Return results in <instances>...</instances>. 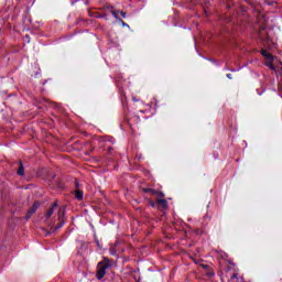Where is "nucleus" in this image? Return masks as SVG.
<instances>
[{
  "label": "nucleus",
  "instance_id": "1",
  "mask_svg": "<svg viewBox=\"0 0 282 282\" xmlns=\"http://www.w3.org/2000/svg\"><path fill=\"white\" fill-rule=\"evenodd\" d=\"M109 262L104 261L99 262L97 265V279L100 281V279H104L105 274H107V269L109 268Z\"/></svg>",
  "mask_w": 282,
  "mask_h": 282
},
{
  "label": "nucleus",
  "instance_id": "2",
  "mask_svg": "<svg viewBox=\"0 0 282 282\" xmlns=\"http://www.w3.org/2000/svg\"><path fill=\"white\" fill-rule=\"evenodd\" d=\"M262 56L265 58L267 67H269L272 72H275L276 68L274 67V57L272 54L268 53V51H262Z\"/></svg>",
  "mask_w": 282,
  "mask_h": 282
},
{
  "label": "nucleus",
  "instance_id": "3",
  "mask_svg": "<svg viewBox=\"0 0 282 282\" xmlns=\"http://www.w3.org/2000/svg\"><path fill=\"white\" fill-rule=\"evenodd\" d=\"M56 208H58V203H54L52 205V207L50 209H47V212L45 213V219H50V217H52L54 215V210H56Z\"/></svg>",
  "mask_w": 282,
  "mask_h": 282
},
{
  "label": "nucleus",
  "instance_id": "4",
  "mask_svg": "<svg viewBox=\"0 0 282 282\" xmlns=\"http://www.w3.org/2000/svg\"><path fill=\"white\" fill-rule=\"evenodd\" d=\"M37 208H39V204H36V203L33 204L32 208L29 209L26 217L28 218L32 217V215H34L36 213Z\"/></svg>",
  "mask_w": 282,
  "mask_h": 282
},
{
  "label": "nucleus",
  "instance_id": "5",
  "mask_svg": "<svg viewBox=\"0 0 282 282\" xmlns=\"http://www.w3.org/2000/svg\"><path fill=\"white\" fill-rule=\"evenodd\" d=\"M145 193H151V195H156L158 198L164 197V194L155 191V189H144Z\"/></svg>",
  "mask_w": 282,
  "mask_h": 282
},
{
  "label": "nucleus",
  "instance_id": "6",
  "mask_svg": "<svg viewBox=\"0 0 282 282\" xmlns=\"http://www.w3.org/2000/svg\"><path fill=\"white\" fill-rule=\"evenodd\" d=\"M156 203L159 204V206H161V208H166V206H167L166 199H164L162 197H159Z\"/></svg>",
  "mask_w": 282,
  "mask_h": 282
},
{
  "label": "nucleus",
  "instance_id": "7",
  "mask_svg": "<svg viewBox=\"0 0 282 282\" xmlns=\"http://www.w3.org/2000/svg\"><path fill=\"white\" fill-rule=\"evenodd\" d=\"M25 174V169L23 167V164L20 163V166L18 169V175H24Z\"/></svg>",
  "mask_w": 282,
  "mask_h": 282
},
{
  "label": "nucleus",
  "instance_id": "8",
  "mask_svg": "<svg viewBox=\"0 0 282 282\" xmlns=\"http://www.w3.org/2000/svg\"><path fill=\"white\" fill-rule=\"evenodd\" d=\"M75 197H76V199H83V192H80V191H76L75 192Z\"/></svg>",
  "mask_w": 282,
  "mask_h": 282
},
{
  "label": "nucleus",
  "instance_id": "9",
  "mask_svg": "<svg viewBox=\"0 0 282 282\" xmlns=\"http://www.w3.org/2000/svg\"><path fill=\"white\" fill-rule=\"evenodd\" d=\"M119 13L120 11H112V17H115L117 20H120V17H118Z\"/></svg>",
  "mask_w": 282,
  "mask_h": 282
},
{
  "label": "nucleus",
  "instance_id": "10",
  "mask_svg": "<svg viewBox=\"0 0 282 282\" xmlns=\"http://www.w3.org/2000/svg\"><path fill=\"white\" fill-rule=\"evenodd\" d=\"M120 14H121V17H122L123 19H127V12L120 11Z\"/></svg>",
  "mask_w": 282,
  "mask_h": 282
},
{
  "label": "nucleus",
  "instance_id": "11",
  "mask_svg": "<svg viewBox=\"0 0 282 282\" xmlns=\"http://www.w3.org/2000/svg\"><path fill=\"white\" fill-rule=\"evenodd\" d=\"M64 225H65V223H64V221H61V223L58 224V226L56 227V229L58 230V228H63Z\"/></svg>",
  "mask_w": 282,
  "mask_h": 282
},
{
  "label": "nucleus",
  "instance_id": "12",
  "mask_svg": "<svg viewBox=\"0 0 282 282\" xmlns=\"http://www.w3.org/2000/svg\"><path fill=\"white\" fill-rule=\"evenodd\" d=\"M61 213H62V215H65V210L64 209H59L58 210V215L61 216Z\"/></svg>",
  "mask_w": 282,
  "mask_h": 282
},
{
  "label": "nucleus",
  "instance_id": "13",
  "mask_svg": "<svg viewBox=\"0 0 282 282\" xmlns=\"http://www.w3.org/2000/svg\"><path fill=\"white\" fill-rule=\"evenodd\" d=\"M119 21L122 23L123 26H127V23H124V21L122 20H119Z\"/></svg>",
  "mask_w": 282,
  "mask_h": 282
},
{
  "label": "nucleus",
  "instance_id": "14",
  "mask_svg": "<svg viewBox=\"0 0 282 282\" xmlns=\"http://www.w3.org/2000/svg\"><path fill=\"white\" fill-rule=\"evenodd\" d=\"M227 78H232V77L230 76V74H228V75H227Z\"/></svg>",
  "mask_w": 282,
  "mask_h": 282
}]
</instances>
